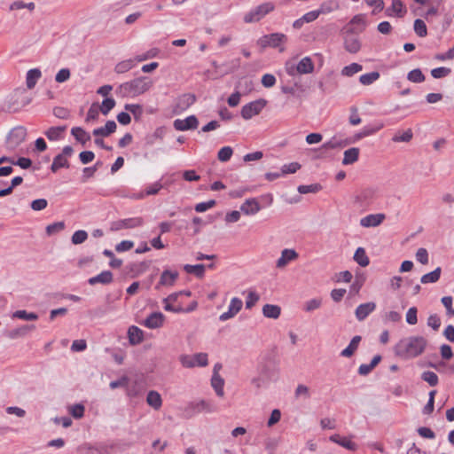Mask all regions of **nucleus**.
Listing matches in <instances>:
<instances>
[{
	"label": "nucleus",
	"mask_w": 454,
	"mask_h": 454,
	"mask_svg": "<svg viewBox=\"0 0 454 454\" xmlns=\"http://www.w3.org/2000/svg\"><path fill=\"white\" fill-rule=\"evenodd\" d=\"M301 168V164L298 162H291L289 164H285L281 168V174H294L298 169Z\"/></svg>",
	"instance_id": "62"
},
{
	"label": "nucleus",
	"mask_w": 454,
	"mask_h": 454,
	"mask_svg": "<svg viewBox=\"0 0 454 454\" xmlns=\"http://www.w3.org/2000/svg\"><path fill=\"white\" fill-rule=\"evenodd\" d=\"M146 403H148L149 406L158 411L160 409L162 405V399L160 395L157 391L150 390L147 393Z\"/></svg>",
	"instance_id": "25"
},
{
	"label": "nucleus",
	"mask_w": 454,
	"mask_h": 454,
	"mask_svg": "<svg viewBox=\"0 0 454 454\" xmlns=\"http://www.w3.org/2000/svg\"><path fill=\"white\" fill-rule=\"evenodd\" d=\"M153 85V81L146 76H142L120 84L115 94L121 98L136 97L147 91Z\"/></svg>",
	"instance_id": "2"
},
{
	"label": "nucleus",
	"mask_w": 454,
	"mask_h": 454,
	"mask_svg": "<svg viewBox=\"0 0 454 454\" xmlns=\"http://www.w3.org/2000/svg\"><path fill=\"white\" fill-rule=\"evenodd\" d=\"M442 269L437 267L434 270L423 275L420 278L422 284L435 283L441 277Z\"/></svg>",
	"instance_id": "41"
},
{
	"label": "nucleus",
	"mask_w": 454,
	"mask_h": 454,
	"mask_svg": "<svg viewBox=\"0 0 454 454\" xmlns=\"http://www.w3.org/2000/svg\"><path fill=\"white\" fill-rule=\"evenodd\" d=\"M211 385L213 388L215 389L216 395L218 396L223 395V385L224 380L218 374V372L213 373L212 379H211Z\"/></svg>",
	"instance_id": "33"
},
{
	"label": "nucleus",
	"mask_w": 454,
	"mask_h": 454,
	"mask_svg": "<svg viewBox=\"0 0 454 454\" xmlns=\"http://www.w3.org/2000/svg\"><path fill=\"white\" fill-rule=\"evenodd\" d=\"M259 300L260 295L255 291L249 290L246 299V309H251Z\"/></svg>",
	"instance_id": "53"
},
{
	"label": "nucleus",
	"mask_w": 454,
	"mask_h": 454,
	"mask_svg": "<svg viewBox=\"0 0 454 454\" xmlns=\"http://www.w3.org/2000/svg\"><path fill=\"white\" fill-rule=\"evenodd\" d=\"M390 11L394 12L397 17H403L406 12V10L404 9L401 0H392L391 7L387 8L386 11L387 16L392 15Z\"/></svg>",
	"instance_id": "36"
},
{
	"label": "nucleus",
	"mask_w": 454,
	"mask_h": 454,
	"mask_svg": "<svg viewBox=\"0 0 454 454\" xmlns=\"http://www.w3.org/2000/svg\"><path fill=\"white\" fill-rule=\"evenodd\" d=\"M427 345L422 336H411L402 339L395 347V355L403 358H414L421 355Z\"/></svg>",
	"instance_id": "1"
},
{
	"label": "nucleus",
	"mask_w": 454,
	"mask_h": 454,
	"mask_svg": "<svg viewBox=\"0 0 454 454\" xmlns=\"http://www.w3.org/2000/svg\"><path fill=\"white\" fill-rule=\"evenodd\" d=\"M143 224L144 219L142 217H131L113 222L111 224V230L117 231L122 229H134L140 227Z\"/></svg>",
	"instance_id": "8"
},
{
	"label": "nucleus",
	"mask_w": 454,
	"mask_h": 454,
	"mask_svg": "<svg viewBox=\"0 0 454 454\" xmlns=\"http://www.w3.org/2000/svg\"><path fill=\"white\" fill-rule=\"evenodd\" d=\"M70 78V70L68 68H62L60 69L56 76L55 81L57 82L62 83L67 82Z\"/></svg>",
	"instance_id": "64"
},
{
	"label": "nucleus",
	"mask_w": 454,
	"mask_h": 454,
	"mask_svg": "<svg viewBox=\"0 0 454 454\" xmlns=\"http://www.w3.org/2000/svg\"><path fill=\"white\" fill-rule=\"evenodd\" d=\"M35 329V325H23L12 330H7L4 335L11 340L23 338Z\"/></svg>",
	"instance_id": "12"
},
{
	"label": "nucleus",
	"mask_w": 454,
	"mask_h": 454,
	"mask_svg": "<svg viewBox=\"0 0 454 454\" xmlns=\"http://www.w3.org/2000/svg\"><path fill=\"white\" fill-rule=\"evenodd\" d=\"M31 98L25 90H16L7 101L4 111L9 114L17 113L25 110V106L30 104Z\"/></svg>",
	"instance_id": "4"
},
{
	"label": "nucleus",
	"mask_w": 454,
	"mask_h": 454,
	"mask_svg": "<svg viewBox=\"0 0 454 454\" xmlns=\"http://www.w3.org/2000/svg\"><path fill=\"white\" fill-rule=\"evenodd\" d=\"M181 364L185 368H192L195 366L194 355H182L179 358Z\"/></svg>",
	"instance_id": "63"
},
{
	"label": "nucleus",
	"mask_w": 454,
	"mask_h": 454,
	"mask_svg": "<svg viewBox=\"0 0 454 454\" xmlns=\"http://www.w3.org/2000/svg\"><path fill=\"white\" fill-rule=\"evenodd\" d=\"M380 74L378 71L364 74L359 77V82L363 85H371L380 78Z\"/></svg>",
	"instance_id": "45"
},
{
	"label": "nucleus",
	"mask_w": 454,
	"mask_h": 454,
	"mask_svg": "<svg viewBox=\"0 0 454 454\" xmlns=\"http://www.w3.org/2000/svg\"><path fill=\"white\" fill-rule=\"evenodd\" d=\"M361 340H362L361 336H359V335L354 336L352 338V340H350L349 344L348 345V347L340 352V356L343 357L352 356L354 355V353L356 352V350L357 349Z\"/></svg>",
	"instance_id": "28"
},
{
	"label": "nucleus",
	"mask_w": 454,
	"mask_h": 454,
	"mask_svg": "<svg viewBox=\"0 0 454 454\" xmlns=\"http://www.w3.org/2000/svg\"><path fill=\"white\" fill-rule=\"evenodd\" d=\"M354 260L362 267H366L370 263L369 257L367 256L364 248L358 247L354 254Z\"/></svg>",
	"instance_id": "39"
},
{
	"label": "nucleus",
	"mask_w": 454,
	"mask_h": 454,
	"mask_svg": "<svg viewBox=\"0 0 454 454\" xmlns=\"http://www.w3.org/2000/svg\"><path fill=\"white\" fill-rule=\"evenodd\" d=\"M116 127L114 121H107L104 127L95 129L92 133L96 137H108L116 130Z\"/></svg>",
	"instance_id": "24"
},
{
	"label": "nucleus",
	"mask_w": 454,
	"mask_h": 454,
	"mask_svg": "<svg viewBox=\"0 0 454 454\" xmlns=\"http://www.w3.org/2000/svg\"><path fill=\"white\" fill-rule=\"evenodd\" d=\"M243 302L241 299L238 297H233L231 300L228 310L223 314L220 315L219 320L220 321H226L230 318L234 317L242 309Z\"/></svg>",
	"instance_id": "10"
},
{
	"label": "nucleus",
	"mask_w": 454,
	"mask_h": 454,
	"mask_svg": "<svg viewBox=\"0 0 454 454\" xmlns=\"http://www.w3.org/2000/svg\"><path fill=\"white\" fill-rule=\"evenodd\" d=\"M354 33V28H348L343 39L344 49L351 54L357 53L362 47V43L359 37L357 35H355Z\"/></svg>",
	"instance_id": "7"
},
{
	"label": "nucleus",
	"mask_w": 454,
	"mask_h": 454,
	"mask_svg": "<svg viewBox=\"0 0 454 454\" xmlns=\"http://www.w3.org/2000/svg\"><path fill=\"white\" fill-rule=\"evenodd\" d=\"M179 273L176 270H164L160 275V281L155 288L160 289V286H172L178 278Z\"/></svg>",
	"instance_id": "13"
},
{
	"label": "nucleus",
	"mask_w": 454,
	"mask_h": 454,
	"mask_svg": "<svg viewBox=\"0 0 454 454\" xmlns=\"http://www.w3.org/2000/svg\"><path fill=\"white\" fill-rule=\"evenodd\" d=\"M314 70V64L309 57L301 59L296 66L299 74H310Z\"/></svg>",
	"instance_id": "26"
},
{
	"label": "nucleus",
	"mask_w": 454,
	"mask_h": 454,
	"mask_svg": "<svg viewBox=\"0 0 454 454\" xmlns=\"http://www.w3.org/2000/svg\"><path fill=\"white\" fill-rule=\"evenodd\" d=\"M65 129L66 126L51 127L44 132V135L50 140H58L61 137L62 133L65 131Z\"/></svg>",
	"instance_id": "37"
},
{
	"label": "nucleus",
	"mask_w": 454,
	"mask_h": 454,
	"mask_svg": "<svg viewBox=\"0 0 454 454\" xmlns=\"http://www.w3.org/2000/svg\"><path fill=\"white\" fill-rule=\"evenodd\" d=\"M287 41V36L282 33H272L262 35L257 40V44L262 49L267 47L278 48Z\"/></svg>",
	"instance_id": "6"
},
{
	"label": "nucleus",
	"mask_w": 454,
	"mask_h": 454,
	"mask_svg": "<svg viewBox=\"0 0 454 454\" xmlns=\"http://www.w3.org/2000/svg\"><path fill=\"white\" fill-rule=\"evenodd\" d=\"M352 141L348 139H339L337 137L331 138L328 142L325 143L323 147L325 149L342 148L351 144Z\"/></svg>",
	"instance_id": "34"
},
{
	"label": "nucleus",
	"mask_w": 454,
	"mask_h": 454,
	"mask_svg": "<svg viewBox=\"0 0 454 454\" xmlns=\"http://www.w3.org/2000/svg\"><path fill=\"white\" fill-rule=\"evenodd\" d=\"M257 371L258 377L253 379L252 383L257 387H261L264 383L275 380L278 378L279 369L276 360L272 356H267L259 364Z\"/></svg>",
	"instance_id": "3"
},
{
	"label": "nucleus",
	"mask_w": 454,
	"mask_h": 454,
	"mask_svg": "<svg viewBox=\"0 0 454 454\" xmlns=\"http://www.w3.org/2000/svg\"><path fill=\"white\" fill-rule=\"evenodd\" d=\"M413 137V133L411 129L404 131H397L392 137V141L395 143L403 142L409 143Z\"/></svg>",
	"instance_id": "38"
},
{
	"label": "nucleus",
	"mask_w": 454,
	"mask_h": 454,
	"mask_svg": "<svg viewBox=\"0 0 454 454\" xmlns=\"http://www.w3.org/2000/svg\"><path fill=\"white\" fill-rule=\"evenodd\" d=\"M383 127L382 122H374L364 126L360 132L356 135V139H361L363 137L371 136L380 130Z\"/></svg>",
	"instance_id": "21"
},
{
	"label": "nucleus",
	"mask_w": 454,
	"mask_h": 454,
	"mask_svg": "<svg viewBox=\"0 0 454 454\" xmlns=\"http://www.w3.org/2000/svg\"><path fill=\"white\" fill-rule=\"evenodd\" d=\"M233 153L232 148L230 146H224L221 148L217 153V158L222 162L228 161Z\"/></svg>",
	"instance_id": "56"
},
{
	"label": "nucleus",
	"mask_w": 454,
	"mask_h": 454,
	"mask_svg": "<svg viewBox=\"0 0 454 454\" xmlns=\"http://www.w3.org/2000/svg\"><path fill=\"white\" fill-rule=\"evenodd\" d=\"M215 204H216V202H215V200H210L206 201V202L198 203L195 206V211L198 212V213L205 212L207 209H210V208L214 207L215 206Z\"/></svg>",
	"instance_id": "61"
},
{
	"label": "nucleus",
	"mask_w": 454,
	"mask_h": 454,
	"mask_svg": "<svg viewBox=\"0 0 454 454\" xmlns=\"http://www.w3.org/2000/svg\"><path fill=\"white\" fill-rule=\"evenodd\" d=\"M129 340L131 345H137L144 340V333L137 326L132 325L128 330Z\"/></svg>",
	"instance_id": "23"
},
{
	"label": "nucleus",
	"mask_w": 454,
	"mask_h": 454,
	"mask_svg": "<svg viewBox=\"0 0 454 454\" xmlns=\"http://www.w3.org/2000/svg\"><path fill=\"white\" fill-rule=\"evenodd\" d=\"M71 134L74 137L75 140L82 145H85L91 138L90 135L81 127L72 128Z\"/></svg>",
	"instance_id": "30"
},
{
	"label": "nucleus",
	"mask_w": 454,
	"mask_h": 454,
	"mask_svg": "<svg viewBox=\"0 0 454 454\" xmlns=\"http://www.w3.org/2000/svg\"><path fill=\"white\" fill-rule=\"evenodd\" d=\"M421 379L427 382L431 387H434L438 384V376L431 371L424 372L421 374Z\"/></svg>",
	"instance_id": "54"
},
{
	"label": "nucleus",
	"mask_w": 454,
	"mask_h": 454,
	"mask_svg": "<svg viewBox=\"0 0 454 454\" xmlns=\"http://www.w3.org/2000/svg\"><path fill=\"white\" fill-rule=\"evenodd\" d=\"M69 166L70 165H69V162L67 160V158H65L64 155H61L60 153H59L53 159V162L51 166V170L53 173H56L60 168H68Z\"/></svg>",
	"instance_id": "35"
},
{
	"label": "nucleus",
	"mask_w": 454,
	"mask_h": 454,
	"mask_svg": "<svg viewBox=\"0 0 454 454\" xmlns=\"http://www.w3.org/2000/svg\"><path fill=\"white\" fill-rule=\"evenodd\" d=\"M450 72H451L450 68L441 67H436V68L433 69L431 71V74L434 78L440 79V78L447 76L448 74H450Z\"/></svg>",
	"instance_id": "59"
},
{
	"label": "nucleus",
	"mask_w": 454,
	"mask_h": 454,
	"mask_svg": "<svg viewBox=\"0 0 454 454\" xmlns=\"http://www.w3.org/2000/svg\"><path fill=\"white\" fill-rule=\"evenodd\" d=\"M12 318H19L26 321H35L38 319V315L35 312H27L25 309L16 310L12 315Z\"/></svg>",
	"instance_id": "43"
},
{
	"label": "nucleus",
	"mask_w": 454,
	"mask_h": 454,
	"mask_svg": "<svg viewBox=\"0 0 454 454\" xmlns=\"http://www.w3.org/2000/svg\"><path fill=\"white\" fill-rule=\"evenodd\" d=\"M298 254L294 249H284L281 252L280 257L278 259L276 266L277 268L282 269L286 267L291 261L298 258Z\"/></svg>",
	"instance_id": "18"
},
{
	"label": "nucleus",
	"mask_w": 454,
	"mask_h": 454,
	"mask_svg": "<svg viewBox=\"0 0 454 454\" xmlns=\"http://www.w3.org/2000/svg\"><path fill=\"white\" fill-rule=\"evenodd\" d=\"M226 67L224 72H223L222 75L228 74L236 71L240 66V59H235L230 61L229 63L223 64Z\"/></svg>",
	"instance_id": "58"
},
{
	"label": "nucleus",
	"mask_w": 454,
	"mask_h": 454,
	"mask_svg": "<svg viewBox=\"0 0 454 454\" xmlns=\"http://www.w3.org/2000/svg\"><path fill=\"white\" fill-rule=\"evenodd\" d=\"M360 150L357 147H352L344 152L342 160L343 165H351L358 160Z\"/></svg>",
	"instance_id": "27"
},
{
	"label": "nucleus",
	"mask_w": 454,
	"mask_h": 454,
	"mask_svg": "<svg viewBox=\"0 0 454 454\" xmlns=\"http://www.w3.org/2000/svg\"><path fill=\"white\" fill-rule=\"evenodd\" d=\"M174 128L179 131L195 129L199 125V121L195 115H188L185 119H177L173 123Z\"/></svg>",
	"instance_id": "11"
},
{
	"label": "nucleus",
	"mask_w": 454,
	"mask_h": 454,
	"mask_svg": "<svg viewBox=\"0 0 454 454\" xmlns=\"http://www.w3.org/2000/svg\"><path fill=\"white\" fill-rule=\"evenodd\" d=\"M27 137V129L23 126L13 128L8 134L6 138V146L10 151H14L21 145Z\"/></svg>",
	"instance_id": "5"
},
{
	"label": "nucleus",
	"mask_w": 454,
	"mask_h": 454,
	"mask_svg": "<svg viewBox=\"0 0 454 454\" xmlns=\"http://www.w3.org/2000/svg\"><path fill=\"white\" fill-rule=\"evenodd\" d=\"M340 8V3L337 0H326L323 2L317 9L319 14H328Z\"/></svg>",
	"instance_id": "32"
},
{
	"label": "nucleus",
	"mask_w": 454,
	"mask_h": 454,
	"mask_svg": "<svg viewBox=\"0 0 454 454\" xmlns=\"http://www.w3.org/2000/svg\"><path fill=\"white\" fill-rule=\"evenodd\" d=\"M386 218L384 214H372L363 217L360 224L363 227L370 228L379 226Z\"/></svg>",
	"instance_id": "16"
},
{
	"label": "nucleus",
	"mask_w": 454,
	"mask_h": 454,
	"mask_svg": "<svg viewBox=\"0 0 454 454\" xmlns=\"http://www.w3.org/2000/svg\"><path fill=\"white\" fill-rule=\"evenodd\" d=\"M376 308L374 302H366L360 304L356 309V317L358 321L364 320Z\"/></svg>",
	"instance_id": "19"
},
{
	"label": "nucleus",
	"mask_w": 454,
	"mask_h": 454,
	"mask_svg": "<svg viewBox=\"0 0 454 454\" xmlns=\"http://www.w3.org/2000/svg\"><path fill=\"white\" fill-rule=\"evenodd\" d=\"M262 314L267 318L277 319L281 314V308L275 304H265L262 307Z\"/></svg>",
	"instance_id": "31"
},
{
	"label": "nucleus",
	"mask_w": 454,
	"mask_h": 454,
	"mask_svg": "<svg viewBox=\"0 0 454 454\" xmlns=\"http://www.w3.org/2000/svg\"><path fill=\"white\" fill-rule=\"evenodd\" d=\"M23 8H27L30 12H33L35 8V4L33 2L25 3L21 0H17V1L12 2L9 6L10 11H17V10H20Z\"/></svg>",
	"instance_id": "46"
},
{
	"label": "nucleus",
	"mask_w": 454,
	"mask_h": 454,
	"mask_svg": "<svg viewBox=\"0 0 454 454\" xmlns=\"http://www.w3.org/2000/svg\"><path fill=\"white\" fill-rule=\"evenodd\" d=\"M87 238L88 233L83 230H79L73 234L71 240L74 245H79L83 243Z\"/></svg>",
	"instance_id": "57"
},
{
	"label": "nucleus",
	"mask_w": 454,
	"mask_h": 454,
	"mask_svg": "<svg viewBox=\"0 0 454 454\" xmlns=\"http://www.w3.org/2000/svg\"><path fill=\"white\" fill-rule=\"evenodd\" d=\"M114 281V275L110 270H103L98 275L91 277L88 279L90 286L97 284L109 285Z\"/></svg>",
	"instance_id": "17"
},
{
	"label": "nucleus",
	"mask_w": 454,
	"mask_h": 454,
	"mask_svg": "<svg viewBox=\"0 0 454 454\" xmlns=\"http://www.w3.org/2000/svg\"><path fill=\"white\" fill-rule=\"evenodd\" d=\"M322 189L321 184H313L309 185H299L297 190L301 194H307V193H317Z\"/></svg>",
	"instance_id": "51"
},
{
	"label": "nucleus",
	"mask_w": 454,
	"mask_h": 454,
	"mask_svg": "<svg viewBox=\"0 0 454 454\" xmlns=\"http://www.w3.org/2000/svg\"><path fill=\"white\" fill-rule=\"evenodd\" d=\"M363 66L358 63H352L348 66H346L341 70V74L343 76L351 77L355 74L362 71Z\"/></svg>",
	"instance_id": "47"
},
{
	"label": "nucleus",
	"mask_w": 454,
	"mask_h": 454,
	"mask_svg": "<svg viewBox=\"0 0 454 454\" xmlns=\"http://www.w3.org/2000/svg\"><path fill=\"white\" fill-rule=\"evenodd\" d=\"M191 407L196 412H202V411L212 412L214 411V409L212 408V405L204 400H201V401H199L196 403H192Z\"/></svg>",
	"instance_id": "48"
},
{
	"label": "nucleus",
	"mask_w": 454,
	"mask_h": 454,
	"mask_svg": "<svg viewBox=\"0 0 454 454\" xmlns=\"http://www.w3.org/2000/svg\"><path fill=\"white\" fill-rule=\"evenodd\" d=\"M100 105V113L108 114L115 106V100L113 98H105Z\"/></svg>",
	"instance_id": "55"
},
{
	"label": "nucleus",
	"mask_w": 454,
	"mask_h": 454,
	"mask_svg": "<svg viewBox=\"0 0 454 454\" xmlns=\"http://www.w3.org/2000/svg\"><path fill=\"white\" fill-rule=\"evenodd\" d=\"M42 76V73L38 68H33L27 71L26 76V84L27 89H33Z\"/></svg>",
	"instance_id": "29"
},
{
	"label": "nucleus",
	"mask_w": 454,
	"mask_h": 454,
	"mask_svg": "<svg viewBox=\"0 0 454 454\" xmlns=\"http://www.w3.org/2000/svg\"><path fill=\"white\" fill-rule=\"evenodd\" d=\"M134 67H135V59H126V60L119 62L115 66L114 71L117 74H123V73L129 71Z\"/></svg>",
	"instance_id": "44"
},
{
	"label": "nucleus",
	"mask_w": 454,
	"mask_h": 454,
	"mask_svg": "<svg viewBox=\"0 0 454 454\" xmlns=\"http://www.w3.org/2000/svg\"><path fill=\"white\" fill-rule=\"evenodd\" d=\"M407 79L410 82L419 83L425 81V75L419 68H415L408 73Z\"/></svg>",
	"instance_id": "52"
},
{
	"label": "nucleus",
	"mask_w": 454,
	"mask_h": 454,
	"mask_svg": "<svg viewBox=\"0 0 454 454\" xmlns=\"http://www.w3.org/2000/svg\"><path fill=\"white\" fill-rule=\"evenodd\" d=\"M262 207L256 198H250L246 200L240 206V211L247 215H254L257 214Z\"/></svg>",
	"instance_id": "14"
},
{
	"label": "nucleus",
	"mask_w": 454,
	"mask_h": 454,
	"mask_svg": "<svg viewBox=\"0 0 454 454\" xmlns=\"http://www.w3.org/2000/svg\"><path fill=\"white\" fill-rule=\"evenodd\" d=\"M184 270L185 272L189 274H194L197 278H203L205 274V265L204 264H196V265H191V264H185L184 266Z\"/></svg>",
	"instance_id": "42"
},
{
	"label": "nucleus",
	"mask_w": 454,
	"mask_h": 454,
	"mask_svg": "<svg viewBox=\"0 0 454 454\" xmlns=\"http://www.w3.org/2000/svg\"><path fill=\"white\" fill-rule=\"evenodd\" d=\"M165 134L163 127H159L155 129L153 134L147 135L145 137L146 145H152L154 144L156 139H161Z\"/></svg>",
	"instance_id": "50"
},
{
	"label": "nucleus",
	"mask_w": 454,
	"mask_h": 454,
	"mask_svg": "<svg viewBox=\"0 0 454 454\" xmlns=\"http://www.w3.org/2000/svg\"><path fill=\"white\" fill-rule=\"evenodd\" d=\"M256 15L258 16V20H262L265 15L270 13L274 10V4L270 2L263 3L254 9Z\"/></svg>",
	"instance_id": "40"
},
{
	"label": "nucleus",
	"mask_w": 454,
	"mask_h": 454,
	"mask_svg": "<svg viewBox=\"0 0 454 454\" xmlns=\"http://www.w3.org/2000/svg\"><path fill=\"white\" fill-rule=\"evenodd\" d=\"M414 32L419 37H425L427 35V28L424 20L417 19L414 21Z\"/></svg>",
	"instance_id": "49"
},
{
	"label": "nucleus",
	"mask_w": 454,
	"mask_h": 454,
	"mask_svg": "<svg viewBox=\"0 0 454 454\" xmlns=\"http://www.w3.org/2000/svg\"><path fill=\"white\" fill-rule=\"evenodd\" d=\"M329 440L334 443L340 445L341 447H343L348 450L355 451L357 449V445L354 442H352L345 437L341 438L340 436V434H337L331 435L329 437Z\"/></svg>",
	"instance_id": "22"
},
{
	"label": "nucleus",
	"mask_w": 454,
	"mask_h": 454,
	"mask_svg": "<svg viewBox=\"0 0 454 454\" xmlns=\"http://www.w3.org/2000/svg\"><path fill=\"white\" fill-rule=\"evenodd\" d=\"M321 304H322L321 299H317V298L311 299L305 302L304 310H306L308 312L313 311V310L320 308Z\"/></svg>",
	"instance_id": "60"
},
{
	"label": "nucleus",
	"mask_w": 454,
	"mask_h": 454,
	"mask_svg": "<svg viewBox=\"0 0 454 454\" xmlns=\"http://www.w3.org/2000/svg\"><path fill=\"white\" fill-rule=\"evenodd\" d=\"M266 100L257 99L245 105L240 114H259L266 106Z\"/></svg>",
	"instance_id": "20"
},
{
	"label": "nucleus",
	"mask_w": 454,
	"mask_h": 454,
	"mask_svg": "<svg viewBox=\"0 0 454 454\" xmlns=\"http://www.w3.org/2000/svg\"><path fill=\"white\" fill-rule=\"evenodd\" d=\"M164 318L165 317L161 312H153L145 319L142 325L149 329H156L163 325Z\"/></svg>",
	"instance_id": "15"
},
{
	"label": "nucleus",
	"mask_w": 454,
	"mask_h": 454,
	"mask_svg": "<svg viewBox=\"0 0 454 454\" xmlns=\"http://www.w3.org/2000/svg\"><path fill=\"white\" fill-rule=\"evenodd\" d=\"M195 96L193 94H183L178 97L174 105H173V112L172 114H182L186 111L194 102Z\"/></svg>",
	"instance_id": "9"
}]
</instances>
